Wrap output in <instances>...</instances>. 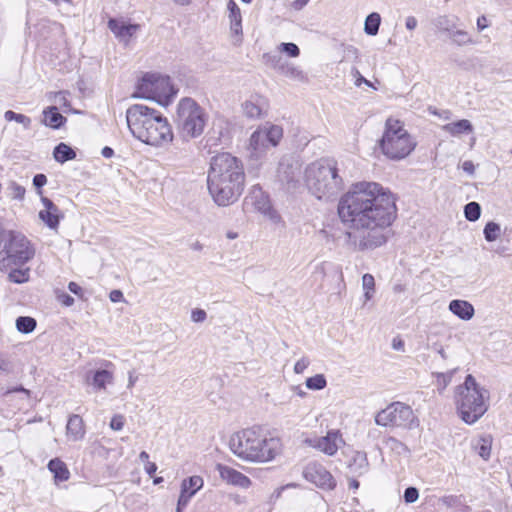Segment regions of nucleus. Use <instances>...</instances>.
I'll return each mask as SVG.
<instances>
[{
    "mask_svg": "<svg viewBox=\"0 0 512 512\" xmlns=\"http://www.w3.org/2000/svg\"><path fill=\"white\" fill-rule=\"evenodd\" d=\"M394 195L376 182H358L344 194L338 204V214L356 232L346 233V245L354 251L372 250L388 240V227L396 218Z\"/></svg>",
    "mask_w": 512,
    "mask_h": 512,
    "instance_id": "f257e3e1",
    "label": "nucleus"
},
{
    "mask_svg": "<svg viewBox=\"0 0 512 512\" xmlns=\"http://www.w3.org/2000/svg\"><path fill=\"white\" fill-rule=\"evenodd\" d=\"M245 172L242 161L230 153L213 156L207 173V186L219 206L233 204L244 190Z\"/></svg>",
    "mask_w": 512,
    "mask_h": 512,
    "instance_id": "f03ea898",
    "label": "nucleus"
},
{
    "mask_svg": "<svg viewBox=\"0 0 512 512\" xmlns=\"http://www.w3.org/2000/svg\"><path fill=\"white\" fill-rule=\"evenodd\" d=\"M126 121L132 135L147 145L164 147L173 141L167 118L153 108L134 104L126 111Z\"/></svg>",
    "mask_w": 512,
    "mask_h": 512,
    "instance_id": "7ed1b4c3",
    "label": "nucleus"
},
{
    "mask_svg": "<svg viewBox=\"0 0 512 512\" xmlns=\"http://www.w3.org/2000/svg\"><path fill=\"white\" fill-rule=\"evenodd\" d=\"M230 451L249 463H268L282 451L281 440L267 436L258 428L243 429L233 433L228 442Z\"/></svg>",
    "mask_w": 512,
    "mask_h": 512,
    "instance_id": "20e7f679",
    "label": "nucleus"
},
{
    "mask_svg": "<svg viewBox=\"0 0 512 512\" xmlns=\"http://www.w3.org/2000/svg\"><path fill=\"white\" fill-rule=\"evenodd\" d=\"M304 182L320 200L336 197L344 188V181L333 159H320L308 165L304 171Z\"/></svg>",
    "mask_w": 512,
    "mask_h": 512,
    "instance_id": "39448f33",
    "label": "nucleus"
},
{
    "mask_svg": "<svg viewBox=\"0 0 512 512\" xmlns=\"http://www.w3.org/2000/svg\"><path fill=\"white\" fill-rule=\"evenodd\" d=\"M488 392L472 375H467L463 384L458 385L454 401L461 419L467 424L475 423L486 411Z\"/></svg>",
    "mask_w": 512,
    "mask_h": 512,
    "instance_id": "423d86ee",
    "label": "nucleus"
},
{
    "mask_svg": "<svg viewBox=\"0 0 512 512\" xmlns=\"http://www.w3.org/2000/svg\"><path fill=\"white\" fill-rule=\"evenodd\" d=\"M415 139L408 133L402 122L388 118L380 140L382 153L391 160H402L416 147Z\"/></svg>",
    "mask_w": 512,
    "mask_h": 512,
    "instance_id": "0eeeda50",
    "label": "nucleus"
},
{
    "mask_svg": "<svg viewBox=\"0 0 512 512\" xmlns=\"http://www.w3.org/2000/svg\"><path fill=\"white\" fill-rule=\"evenodd\" d=\"M35 255V249L25 235L8 230L0 243V271L24 266Z\"/></svg>",
    "mask_w": 512,
    "mask_h": 512,
    "instance_id": "6e6552de",
    "label": "nucleus"
},
{
    "mask_svg": "<svg viewBox=\"0 0 512 512\" xmlns=\"http://www.w3.org/2000/svg\"><path fill=\"white\" fill-rule=\"evenodd\" d=\"M208 115L194 99L183 98L177 105L176 125L184 140L197 138L204 132Z\"/></svg>",
    "mask_w": 512,
    "mask_h": 512,
    "instance_id": "1a4fd4ad",
    "label": "nucleus"
},
{
    "mask_svg": "<svg viewBox=\"0 0 512 512\" xmlns=\"http://www.w3.org/2000/svg\"><path fill=\"white\" fill-rule=\"evenodd\" d=\"M176 93L177 91L168 76L147 73L138 81L132 97L154 100L159 104H165Z\"/></svg>",
    "mask_w": 512,
    "mask_h": 512,
    "instance_id": "9d476101",
    "label": "nucleus"
},
{
    "mask_svg": "<svg viewBox=\"0 0 512 512\" xmlns=\"http://www.w3.org/2000/svg\"><path fill=\"white\" fill-rule=\"evenodd\" d=\"M283 136V129L274 124H265L255 130L249 139L247 146L248 157L258 161L267 151L278 145Z\"/></svg>",
    "mask_w": 512,
    "mask_h": 512,
    "instance_id": "9b49d317",
    "label": "nucleus"
},
{
    "mask_svg": "<svg viewBox=\"0 0 512 512\" xmlns=\"http://www.w3.org/2000/svg\"><path fill=\"white\" fill-rule=\"evenodd\" d=\"M375 423L383 427L413 429L418 420L412 408L402 402H393L375 415Z\"/></svg>",
    "mask_w": 512,
    "mask_h": 512,
    "instance_id": "f8f14e48",
    "label": "nucleus"
},
{
    "mask_svg": "<svg viewBox=\"0 0 512 512\" xmlns=\"http://www.w3.org/2000/svg\"><path fill=\"white\" fill-rule=\"evenodd\" d=\"M278 179L287 190L298 188L302 179L300 162L293 158H283L278 167Z\"/></svg>",
    "mask_w": 512,
    "mask_h": 512,
    "instance_id": "ddd939ff",
    "label": "nucleus"
},
{
    "mask_svg": "<svg viewBox=\"0 0 512 512\" xmlns=\"http://www.w3.org/2000/svg\"><path fill=\"white\" fill-rule=\"evenodd\" d=\"M303 477L319 488L331 490L336 486L331 473L320 463L310 462L303 469Z\"/></svg>",
    "mask_w": 512,
    "mask_h": 512,
    "instance_id": "4468645a",
    "label": "nucleus"
},
{
    "mask_svg": "<svg viewBox=\"0 0 512 512\" xmlns=\"http://www.w3.org/2000/svg\"><path fill=\"white\" fill-rule=\"evenodd\" d=\"M308 443L311 447L328 456H334L338 449L345 445V441L339 430H330L323 437L309 439Z\"/></svg>",
    "mask_w": 512,
    "mask_h": 512,
    "instance_id": "2eb2a0df",
    "label": "nucleus"
},
{
    "mask_svg": "<svg viewBox=\"0 0 512 512\" xmlns=\"http://www.w3.org/2000/svg\"><path fill=\"white\" fill-rule=\"evenodd\" d=\"M108 28L120 43L128 46L139 31L140 25L128 23L123 18H110Z\"/></svg>",
    "mask_w": 512,
    "mask_h": 512,
    "instance_id": "dca6fc26",
    "label": "nucleus"
},
{
    "mask_svg": "<svg viewBox=\"0 0 512 512\" xmlns=\"http://www.w3.org/2000/svg\"><path fill=\"white\" fill-rule=\"evenodd\" d=\"M216 470L218 471L220 478L229 485L243 489H248L252 485V481L249 477L230 466L217 464Z\"/></svg>",
    "mask_w": 512,
    "mask_h": 512,
    "instance_id": "f3484780",
    "label": "nucleus"
},
{
    "mask_svg": "<svg viewBox=\"0 0 512 512\" xmlns=\"http://www.w3.org/2000/svg\"><path fill=\"white\" fill-rule=\"evenodd\" d=\"M269 108L268 101L259 94L251 95L242 104V109L246 117L251 119H259L267 114Z\"/></svg>",
    "mask_w": 512,
    "mask_h": 512,
    "instance_id": "a211bd4d",
    "label": "nucleus"
},
{
    "mask_svg": "<svg viewBox=\"0 0 512 512\" xmlns=\"http://www.w3.org/2000/svg\"><path fill=\"white\" fill-rule=\"evenodd\" d=\"M41 202L44 208L39 211V218L45 223L47 227L52 230H56L59 226L61 218L59 208L53 203L52 200L45 196H41Z\"/></svg>",
    "mask_w": 512,
    "mask_h": 512,
    "instance_id": "6ab92c4d",
    "label": "nucleus"
},
{
    "mask_svg": "<svg viewBox=\"0 0 512 512\" xmlns=\"http://www.w3.org/2000/svg\"><path fill=\"white\" fill-rule=\"evenodd\" d=\"M203 485L204 480L198 475L184 479L181 483L179 505H188L190 499L203 487Z\"/></svg>",
    "mask_w": 512,
    "mask_h": 512,
    "instance_id": "aec40b11",
    "label": "nucleus"
},
{
    "mask_svg": "<svg viewBox=\"0 0 512 512\" xmlns=\"http://www.w3.org/2000/svg\"><path fill=\"white\" fill-rule=\"evenodd\" d=\"M245 201L246 203H251L260 213L269 215L271 218L273 217L269 198L260 187L254 186Z\"/></svg>",
    "mask_w": 512,
    "mask_h": 512,
    "instance_id": "412c9836",
    "label": "nucleus"
},
{
    "mask_svg": "<svg viewBox=\"0 0 512 512\" xmlns=\"http://www.w3.org/2000/svg\"><path fill=\"white\" fill-rule=\"evenodd\" d=\"M449 311L457 316L459 319L469 321L474 317L475 309L473 305L466 301L455 299L449 303Z\"/></svg>",
    "mask_w": 512,
    "mask_h": 512,
    "instance_id": "4be33fe9",
    "label": "nucleus"
},
{
    "mask_svg": "<svg viewBox=\"0 0 512 512\" xmlns=\"http://www.w3.org/2000/svg\"><path fill=\"white\" fill-rule=\"evenodd\" d=\"M67 437L73 441L81 440L85 435V427L83 419L74 414L69 417L67 426H66Z\"/></svg>",
    "mask_w": 512,
    "mask_h": 512,
    "instance_id": "5701e85b",
    "label": "nucleus"
},
{
    "mask_svg": "<svg viewBox=\"0 0 512 512\" xmlns=\"http://www.w3.org/2000/svg\"><path fill=\"white\" fill-rule=\"evenodd\" d=\"M229 14L228 18L230 21V29L235 35L242 34V15L241 10L234 0H230L227 5Z\"/></svg>",
    "mask_w": 512,
    "mask_h": 512,
    "instance_id": "b1692460",
    "label": "nucleus"
},
{
    "mask_svg": "<svg viewBox=\"0 0 512 512\" xmlns=\"http://www.w3.org/2000/svg\"><path fill=\"white\" fill-rule=\"evenodd\" d=\"M43 117V124L52 129H59L66 122V118L58 112L56 106H50L44 109Z\"/></svg>",
    "mask_w": 512,
    "mask_h": 512,
    "instance_id": "393cba45",
    "label": "nucleus"
},
{
    "mask_svg": "<svg viewBox=\"0 0 512 512\" xmlns=\"http://www.w3.org/2000/svg\"><path fill=\"white\" fill-rule=\"evenodd\" d=\"M48 469L53 473L56 482H63L69 479L70 472L66 464L58 458L49 461Z\"/></svg>",
    "mask_w": 512,
    "mask_h": 512,
    "instance_id": "a878e982",
    "label": "nucleus"
},
{
    "mask_svg": "<svg viewBox=\"0 0 512 512\" xmlns=\"http://www.w3.org/2000/svg\"><path fill=\"white\" fill-rule=\"evenodd\" d=\"M443 131L447 132L452 136H458L463 133H470L473 130V126L469 120L462 119L456 122L445 124L442 127Z\"/></svg>",
    "mask_w": 512,
    "mask_h": 512,
    "instance_id": "bb28decb",
    "label": "nucleus"
},
{
    "mask_svg": "<svg viewBox=\"0 0 512 512\" xmlns=\"http://www.w3.org/2000/svg\"><path fill=\"white\" fill-rule=\"evenodd\" d=\"M113 379L114 377L112 372L100 369L93 373L91 383L94 388L98 390H105L107 385L112 384Z\"/></svg>",
    "mask_w": 512,
    "mask_h": 512,
    "instance_id": "cd10ccee",
    "label": "nucleus"
},
{
    "mask_svg": "<svg viewBox=\"0 0 512 512\" xmlns=\"http://www.w3.org/2000/svg\"><path fill=\"white\" fill-rule=\"evenodd\" d=\"M53 157L59 163H65L76 158V152L67 144L61 142L53 150Z\"/></svg>",
    "mask_w": 512,
    "mask_h": 512,
    "instance_id": "c85d7f7f",
    "label": "nucleus"
},
{
    "mask_svg": "<svg viewBox=\"0 0 512 512\" xmlns=\"http://www.w3.org/2000/svg\"><path fill=\"white\" fill-rule=\"evenodd\" d=\"M458 372V369H452L446 373L435 372L433 373L434 385L437 388L439 394H442L447 386L451 383L453 376Z\"/></svg>",
    "mask_w": 512,
    "mask_h": 512,
    "instance_id": "c756f323",
    "label": "nucleus"
},
{
    "mask_svg": "<svg viewBox=\"0 0 512 512\" xmlns=\"http://www.w3.org/2000/svg\"><path fill=\"white\" fill-rule=\"evenodd\" d=\"M6 272L8 273V280L16 284L25 283L30 277V269L23 268V266L13 267Z\"/></svg>",
    "mask_w": 512,
    "mask_h": 512,
    "instance_id": "7c9ffc66",
    "label": "nucleus"
},
{
    "mask_svg": "<svg viewBox=\"0 0 512 512\" xmlns=\"http://www.w3.org/2000/svg\"><path fill=\"white\" fill-rule=\"evenodd\" d=\"M381 16L377 12L370 13L364 23V31L367 35L375 36L379 31Z\"/></svg>",
    "mask_w": 512,
    "mask_h": 512,
    "instance_id": "2f4dec72",
    "label": "nucleus"
},
{
    "mask_svg": "<svg viewBox=\"0 0 512 512\" xmlns=\"http://www.w3.org/2000/svg\"><path fill=\"white\" fill-rule=\"evenodd\" d=\"M15 325L18 332L23 334H29L35 330L37 322L32 317L20 316L16 319Z\"/></svg>",
    "mask_w": 512,
    "mask_h": 512,
    "instance_id": "473e14b6",
    "label": "nucleus"
},
{
    "mask_svg": "<svg viewBox=\"0 0 512 512\" xmlns=\"http://www.w3.org/2000/svg\"><path fill=\"white\" fill-rule=\"evenodd\" d=\"M457 22V17L443 15L436 19L435 25L440 31L452 33L457 28Z\"/></svg>",
    "mask_w": 512,
    "mask_h": 512,
    "instance_id": "72a5a7b5",
    "label": "nucleus"
},
{
    "mask_svg": "<svg viewBox=\"0 0 512 512\" xmlns=\"http://www.w3.org/2000/svg\"><path fill=\"white\" fill-rule=\"evenodd\" d=\"M282 73L293 80L305 82L307 81L306 74L298 67L293 65H287L281 67Z\"/></svg>",
    "mask_w": 512,
    "mask_h": 512,
    "instance_id": "f704fd0d",
    "label": "nucleus"
},
{
    "mask_svg": "<svg viewBox=\"0 0 512 512\" xmlns=\"http://www.w3.org/2000/svg\"><path fill=\"white\" fill-rule=\"evenodd\" d=\"M464 215L468 221L475 222L481 216V206L479 203L472 201L465 205Z\"/></svg>",
    "mask_w": 512,
    "mask_h": 512,
    "instance_id": "c9c22d12",
    "label": "nucleus"
},
{
    "mask_svg": "<svg viewBox=\"0 0 512 512\" xmlns=\"http://www.w3.org/2000/svg\"><path fill=\"white\" fill-rule=\"evenodd\" d=\"M501 233L500 225L496 222L490 221L488 222L483 230L484 237L486 241L493 242L498 239Z\"/></svg>",
    "mask_w": 512,
    "mask_h": 512,
    "instance_id": "e433bc0d",
    "label": "nucleus"
},
{
    "mask_svg": "<svg viewBox=\"0 0 512 512\" xmlns=\"http://www.w3.org/2000/svg\"><path fill=\"white\" fill-rule=\"evenodd\" d=\"M385 446L397 455H405L408 453L407 446L394 437H388L385 440Z\"/></svg>",
    "mask_w": 512,
    "mask_h": 512,
    "instance_id": "4c0bfd02",
    "label": "nucleus"
},
{
    "mask_svg": "<svg viewBox=\"0 0 512 512\" xmlns=\"http://www.w3.org/2000/svg\"><path fill=\"white\" fill-rule=\"evenodd\" d=\"M305 385L310 390H322L327 386V381L323 374H316L307 378Z\"/></svg>",
    "mask_w": 512,
    "mask_h": 512,
    "instance_id": "58836bf2",
    "label": "nucleus"
},
{
    "mask_svg": "<svg viewBox=\"0 0 512 512\" xmlns=\"http://www.w3.org/2000/svg\"><path fill=\"white\" fill-rule=\"evenodd\" d=\"M450 38L453 40L454 43H456L459 46L472 43V38L470 37V35L462 29L456 28L455 31L450 33Z\"/></svg>",
    "mask_w": 512,
    "mask_h": 512,
    "instance_id": "ea45409f",
    "label": "nucleus"
},
{
    "mask_svg": "<svg viewBox=\"0 0 512 512\" xmlns=\"http://www.w3.org/2000/svg\"><path fill=\"white\" fill-rule=\"evenodd\" d=\"M475 450L483 459L487 460L491 452V441L488 438H481L475 445Z\"/></svg>",
    "mask_w": 512,
    "mask_h": 512,
    "instance_id": "a19ab883",
    "label": "nucleus"
},
{
    "mask_svg": "<svg viewBox=\"0 0 512 512\" xmlns=\"http://www.w3.org/2000/svg\"><path fill=\"white\" fill-rule=\"evenodd\" d=\"M9 196L12 199L23 200L25 196V188L16 182H11L8 186Z\"/></svg>",
    "mask_w": 512,
    "mask_h": 512,
    "instance_id": "79ce46f5",
    "label": "nucleus"
},
{
    "mask_svg": "<svg viewBox=\"0 0 512 512\" xmlns=\"http://www.w3.org/2000/svg\"><path fill=\"white\" fill-rule=\"evenodd\" d=\"M14 371L11 360L4 353L0 352V375H10Z\"/></svg>",
    "mask_w": 512,
    "mask_h": 512,
    "instance_id": "37998d69",
    "label": "nucleus"
},
{
    "mask_svg": "<svg viewBox=\"0 0 512 512\" xmlns=\"http://www.w3.org/2000/svg\"><path fill=\"white\" fill-rule=\"evenodd\" d=\"M280 52L287 53L291 57H297L300 54L298 46L294 43H281L278 47Z\"/></svg>",
    "mask_w": 512,
    "mask_h": 512,
    "instance_id": "c03bdc74",
    "label": "nucleus"
},
{
    "mask_svg": "<svg viewBox=\"0 0 512 512\" xmlns=\"http://www.w3.org/2000/svg\"><path fill=\"white\" fill-rule=\"evenodd\" d=\"M68 94L69 93L66 91L56 92V93H54L52 100L55 104H58L61 108H68L70 106L68 98H67Z\"/></svg>",
    "mask_w": 512,
    "mask_h": 512,
    "instance_id": "a18cd8bd",
    "label": "nucleus"
},
{
    "mask_svg": "<svg viewBox=\"0 0 512 512\" xmlns=\"http://www.w3.org/2000/svg\"><path fill=\"white\" fill-rule=\"evenodd\" d=\"M47 184V177L44 174H36L33 177V185L37 189V194L43 196L42 187Z\"/></svg>",
    "mask_w": 512,
    "mask_h": 512,
    "instance_id": "49530a36",
    "label": "nucleus"
},
{
    "mask_svg": "<svg viewBox=\"0 0 512 512\" xmlns=\"http://www.w3.org/2000/svg\"><path fill=\"white\" fill-rule=\"evenodd\" d=\"M419 498V492L415 487H408L404 491V500L406 503H414Z\"/></svg>",
    "mask_w": 512,
    "mask_h": 512,
    "instance_id": "de8ad7c7",
    "label": "nucleus"
},
{
    "mask_svg": "<svg viewBox=\"0 0 512 512\" xmlns=\"http://www.w3.org/2000/svg\"><path fill=\"white\" fill-rule=\"evenodd\" d=\"M310 365V359L307 356L300 358L294 365V372L302 374Z\"/></svg>",
    "mask_w": 512,
    "mask_h": 512,
    "instance_id": "09e8293b",
    "label": "nucleus"
},
{
    "mask_svg": "<svg viewBox=\"0 0 512 512\" xmlns=\"http://www.w3.org/2000/svg\"><path fill=\"white\" fill-rule=\"evenodd\" d=\"M354 462L358 463L359 468L361 471L359 473H362L367 470L368 467V460L365 453L357 452L354 456Z\"/></svg>",
    "mask_w": 512,
    "mask_h": 512,
    "instance_id": "8fccbe9b",
    "label": "nucleus"
},
{
    "mask_svg": "<svg viewBox=\"0 0 512 512\" xmlns=\"http://www.w3.org/2000/svg\"><path fill=\"white\" fill-rule=\"evenodd\" d=\"M124 423H125L124 416L115 415L112 417V419L110 421V427H111V429H113L115 431H120L123 428Z\"/></svg>",
    "mask_w": 512,
    "mask_h": 512,
    "instance_id": "3c124183",
    "label": "nucleus"
},
{
    "mask_svg": "<svg viewBox=\"0 0 512 512\" xmlns=\"http://www.w3.org/2000/svg\"><path fill=\"white\" fill-rule=\"evenodd\" d=\"M362 286L364 290L374 291L375 281L371 274H364L362 276Z\"/></svg>",
    "mask_w": 512,
    "mask_h": 512,
    "instance_id": "603ef678",
    "label": "nucleus"
},
{
    "mask_svg": "<svg viewBox=\"0 0 512 512\" xmlns=\"http://www.w3.org/2000/svg\"><path fill=\"white\" fill-rule=\"evenodd\" d=\"M207 317L206 312L203 309H194L191 313V319L193 322L200 323L205 321Z\"/></svg>",
    "mask_w": 512,
    "mask_h": 512,
    "instance_id": "864d4df0",
    "label": "nucleus"
},
{
    "mask_svg": "<svg viewBox=\"0 0 512 512\" xmlns=\"http://www.w3.org/2000/svg\"><path fill=\"white\" fill-rule=\"evenodd\" d=\"M138 374L134 369L128 371V383L127 388L132 389L138 381Z\"/></svg>",
    "mask_w": 512,
    "mask_h": 512,
    "instance_id": "5fc2aeb1",
    "label": "nucleus"
},
{
    "mask_svg": "<svg viewBox=\"0 0 512 512\" xmlns=\"http://www.w3.org/2000/svg\"><path fill=\"white\" fill-rule=\"evenodd\" d=\"M14 121L22 124L25 129H28L31 125V119L23 114H17L16 119Z\"/></svg>",
    "mask_w": 512,
    "mask_h": 512,
    "instance_id": "6e6d98bb",
    "label": "nucleus"
},
{
    "mask_svg": "<svg viewBox=\"0 0 512 512\" xmlns=\"http://www.w3.org/2000/svg\"><path fill=\"white\" fill-rule=\"evenodd\" d=\"M14 392H22L27 397L30 396V391L25 389L23 386H18V387L11 388V389L10 388L6 389L5 391H3V396H8L9 394L14 393Z\"/></svg>",
    "mask_w": 512,
    "mask_h": 512,
    "instance_id": "4d7b16f0",
    "label": "nucleus"
},
{
    "mask_svg": "<svg viewBox=\"0 0 512 512\" xmlns=\"http://www.w3.org/2000/svg\"><path fill=\"white\" fill-rule=\"evenodd\" d=\"M418 25V21L414 16H408L405 20V26L408 30H414Z\"/></svg>",
    "mask_w": 512,
    "mask_h": 512,
    "instance_id": "13d9d810",
    "label": "nucleus"
},
{
    "mask_svg": "<svg viewBox=\"0 0 512 512\" xmlns=\"http://www.w3.org/2000/svg\"><path fill=\"white\" fill-rule=\"evenodd\" d=\"M462 169L468 173L469 175H473L474 172H475V166L473 164L472 161L470 160H467V161H464L463 164H462Z\"/></svg>",
    "mask_w": 512,
    "mask_h": 512,
    "instance_id": "bf43d9fd",
    "label": "nucleus"
},
{
    "mask_svg": "<svg viewBox=\"0 0 512 512\" xmlns=\"http://www.w3.org/2000/svg\"><path fill=\"white\" fill-rule=\"evenodd\" d=\"M309 1L310 0H294L291 4V7L295 11H300L308 4Z\"/></svg>",
    "mask_w": 512,
    "mask_h": 512,
    "instance_id": "052dcab7",
    "label": "nucleus"
},
{
    "mask_svg": "<svg viewBox=\"0 0 512 512\" xmlns=\"http://www.w3.org/2000/svg\"><path fill=\"white\" fill-rule=\"evenodd\" d=\"M109 298L112 302H120L123 299V293L120 290H113L110 292Z\"/></svg>",
    "mask_w": 512,
    "mask_h": 512,
    "instance_id": "680f3d73",
    "label": "nucleus"
},
{
    "mask_svg": "<svg viewBox=\"0 0 512 512\" xmlns=\"http://www.w3.org/2000/svg\"><path fill=\"white\" fill-rule=\"evenodd\" d=\"M144 469L148 475L152 476L157 470V465L154 462L147 461L144 465Z\"/></svg>",
    "mask_w": 512,
    "mask_h": 512,
    "instance_id": "e2e57ef3",
    "label": "nucleus"
},
{
    "mask_svg": "<svg viewBox=\"0 0 512 512\" xmlns=\"http://www.w3.org/2000/svg\"><path fill=\"white\" fill-rule=\"evenodd\" d=\"M68 289L75 295L80 296L82 293V288L75 282H70L68 285Z\"/></svg>",
    "mask_w": 512,
    "mask_h": 512,
    "instance_id": "0e129e2a",
    "label": "nucleus"
},
{
    "mask_svg": "<svg viewBox=\"0 0 512 512\" xmlns=\"http://www.w3.org/2000/svg\"><path fill=\"white\" fill-rule=\"evenodd\" d=\"M60 301L65 306H71L74 304V298L68 294H63L62 296H60Z\"/></svg>",
    "mask_w": 512,
    "mask_h": 512,
    "instance_id": "69168bd1",
    "label": "nucleus"
},
{
    "mask_svg": "<svg viewBox=\"0 0 512 512\" xmlns=\"http://www.w3.org/2000/svg\"><path fill=\"white\" fill-rule=\"evenodd\" d=\"M487 19L485 16H480L478 17L477 19V27L480 31L484 30L485 28H487Z\"/></svg>",
    "mask_w": 512,
    "mask_h": 512,
    "instance_id": "338daca9",
    "label": "nucleus"
},
{
    "mask_svg": "<svg viewBox=\"0 0 512 512\" xmlns=\"http://www.w3.org/2000/svg\"><path fill=\"white\" fill-rule=\"evenodd\" d=\"M101 154L105 158H111L114 155V150L111 147L105 146L102 149Z\"/></svg>",
    "mask_w": 512,
    "mask_h": 512,
    "instance_id": "774afa93",
    "label": "nucleus"
}]
</instances>
